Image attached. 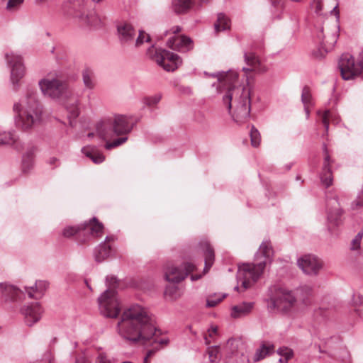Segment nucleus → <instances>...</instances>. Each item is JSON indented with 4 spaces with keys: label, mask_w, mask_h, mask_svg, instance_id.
Returning a JSON list of instances; mask_svg holds the SVG:
<instances>
[{
    "label": "nucleus",
    "mask_w": 363,
    "mask_h": 363,
    "mask_svg": "<svg viewBox=\"0 0 363 363\" xmlns=\"http://www.w3.org/2000/svg\"><path fill=\"white\" fill-rule=\"evenodd\" d=\"M355 237H357V238H359V240H362V237H363V230H361L360 232H359Z\"/></svg>",
    "instance_id": "57"
},
{
    "label": "nucleus",
    "mask_w": 363,
    "mask_h": 363,
    "mask_svg": "<svg viewBox=\"0 0 363 363\" xmlns=\"http://www.w3.org/2000/svg\"><path fill=\"white\" fill-rule=\"evenodd\" d=\"M245 61L250 67H243L245 72L252 71L259 62L257 55L254 52H245L244 55Z\"/></svg>",
    "instance_id": "35"
},
{
    "label": "nucleus",
    "mask_w": 363,
    "mask_h": 363,
    "mask_svg": "<svg viewBox=\"0 0 363 363\" xmlns=\"http://www.w3.org/2000/svg\"><path fill=\"white\" fill-rule=\"evenodd\" d=\"M127 140L128 137L125 136L118 138L113 140V142H107L105 145V148L106 150H111L112 148L116 147L123 144Z\"/></svg>",
    "instance_id": "44"
},
{
    "label": "nucleus",
    "mask_w": 363,
    "mask_h": 363,
    "mask_svg": "<svg viewBox=\"0 0 363 363\" xmlns=\"http://www.w3.org/2000/svg\"><path fill=\"white\" fill-rule=\"evenodd\" d=\"M211 362H217L220 359V349L218 346L209 347L207 350Z\"/></svg>",
    "instance_id": "38"
},
{
    "label": "nucleus",
    "mask_w": 363,
    "mask_h": 363,
    "mask_svg": "<svg viewBox=\"0 0 363 363\" xmlns=\"http://www.w3.org/2000/svg\"><path fill=\"white\" fill-rule=\"evenodd\" d=\"M204 74L218 79L217 89L222 86L227 89L223 96V103L230 113L231 108L234 107V112L232 114L233 120L239 124L247 122L250 116V91L244 87L235 85L238 77L237 72L229 71L208 74L205 72Z\"/></svg>",
    "instance_id": "1"
},
{
    "label": "nucleus",
    "mask_w": 363,
    "mask_h": 363,
    "mask_svg": "<svg viewBox=\"0 0 363 363\" xmlns=\"http://www.w3.org/2000/svg\"><path fill=\"white\" fill-rule=\"evenodd\" d=\"M82 152L90 158L95 164H100L105 160L104 155L99 152L96 147L86 146L82 149Z\"/></svg>",
    "instance_id": "28"
},
{
    "label": "nucleus",
    "mask_w": 363,
    "mask_h": 363,
    "mask_svg": "<svg viewBox=\"0 0 363 363\" xmlns=\"http://www.w3.org/2000/svg\"><path fill=\"white\" fill-rule=\"evenodd\" d=\"M21 313L24 316L26 324L30 327L40 320L43 310L39 303L35 302L23 306Z\"/></svg>",
    "instance_id": "17"
},
{
    "label": "nucleus",
    "mask_w": 363,
    "mask_h": 363,
    "mask_svg": "<svg viewBox=\"0 0 363 363\" xmlns=\"http://www.w3.org/2000/svg\"><path fill=\"white\" fill-rule=\"evenodd\" d=\"M75 363H88L84 357H79L76 359Z\"/></svg>",
    "instance_id": "55"
},
{
    "label": "nucleus",
    "mask_w": 363,
    "mask_h": 363,
    "mask_svg": "<svg viewBox=\"0 0 363 363\" xmlns=\"http://www.w3.org/2000/svg\"><path fill=\"white\" fill-rule=\"evenodd\" d=\"M333 32H329V27L328 23H324L323 26L320 27L316 33V40L319 44L320 49L323 50L325 52L330 51L335 44L337 43L338 34L335 26Z\"/></svg>",
    "instance_id": "14"
},
{
    "label": "nucleus",
    "mask_w": 363,
    "mask_h": 363,
    "mask_svg": "<svg viewBox=\"0 0 363 363\" xmlns=\"http://www.w3.org/2000/svg\"><path fill=\"white\" fill-rule=\"evenodd\" d=\"M361 246V240L355 237L351 242V247L350 249L352 250H357L360 248Z\"/></svg>",
    "instance_id": "48"
},
{
    "label": "nucleus",
    "mask_w": 363,
    "mask_h": 363,
    "mask_svg": "<svg viewBox=\"0 0 363 363\" xmlns=\"http://www.w3.org/2000/svg\"><path fill=\"white\" fill-rule=\"evenodd\" d=\"M147 360H148V359H147L144 358V362H143V363H147Z\"/></svg>",
    "instance_id": "63"
},
{
    "label": "nucleus",
    "mask_w": 363,
    "mask_h": 363,
    "mask_svg": "<svg viewBox=\"0 0 363 363\" xmlns=\"http://www.w3.org/2000/svg\"><path fill=\"white\" fill-rule=\"evenodd\" d=\"M106 284L108 289L98 298L99 309L103 315L116 318L121 311L116 291L118 286V280L113 276H107Z\"/></svg>",
    "instance_id": "7"
},
{
    "label": "nucleus",
    "mask_w": 363,
    "mask_h": 363,
    "mask_svg": "<svg viewBox=\"0 0 363 363\" xmlns=\"http://www.w3.org/2000/svg\"><path fill=\"white\" fill-rule=\"evenodd\" d=\"M112 252V249L110 245L106 243L100 244L94 251L95 259L98 262H101L107 257H108Z\"/></svg>",
    "instance_id": "32"
},
{
    "label": "nucleus",
    "mask_w": 363,
    "mask_h": 363,
    "mask_svg": "<svg viewBox=\"0 0 363 363\" xmlns=\"http://www.w3.org/2000/svg\"><path fill=\"white\" fill-rule=\"evenodd\" d=\"M49 286L48 281L44 280L36 281L33 286L25 287V291L29 298H39L46 291Z\"/></svg>",
    "instance_id": "22"
},
{
    "label": "nucleus",
    "mask_w": 363,
    "mask_h": 363,
    "mask_svg": "<svg viewBox=\"0 0 363 363\" xmlns=\"http://www.w3.org/2000/svg\"><path fill=\"white\" fill-rule=\"evenodd\" d=\"M195 0H172V9L178 14L188 12L193 6Z\"/></svg>",
    "instance_id": "29"
},
{
    "label": "nucleus",
    "mask_w": 363,
    "mask_h": 363,
    "mask_svg": "<svg viewBox=\"0 0 363 363\" xmlns=\"http://www.w3.org/2000/svg\"><path fill=\"white\" fill-rule=\"evenodd\" d=\"M274 346L273 344L267 342L262 343L261 346L256 350L255 354L254 355V361L258 362L261 359H263L267 356L270 354L274 352Z\"/></svg>",
    "instance_id": "31"
},
{
    "label": "nucleus",
    "mask_w": 363,
    "mask_h": 363,
    "mask_svg": "<svg viewBox=\"0 0 363 363\" xmlns=\"http://www.w3.org/2000/svg\"><path fill=\"white\" fill-rule=\"evenodd\" d=\"M277 354L281 356L279 362L281 363H287L294 356V352L291 349L282 347L277 350Z\"/></svg>",
    "instance_id": "37"
},
{
    "label": "nucleus",
    "mask_w": 363,
    "mask_h": 363,
    "mask_svg": "<svg viewBox=\"0 0 363 363\" xmlns=\"http://www.w3.org/2000/svg\"><path fill=\"white\" fill-rule=\"evenodd\" d=\"M13 121L16 128L28 132L38 125L43 115V107L35 89L28 87L23 96L13 105Z\"/></svg>",
    "instance_id": "4"
},
{
    "label": "nucleus",
    "mask_w": 363,
    "mask_h": 363,
    "mask_svg": "<svg viewBox=\"0 0 363 363\" xmlns=\"http://www.w3.org/2000/svg\"><path fill=\"white\" fill-rule=\"evenodd\" d=\"M155 351L154 350H148L147 354L144 358L148 359L150 357H152L155 354Z\"/></svg>",
    "instance_id": "53"
},
{
    "label": "nucleus",
    "mask_w": 363,
    "mask_h": 363,
    "mask_svg": "<svg viewBox=\"0 0 363 363\" xmlns=\"http://www.w3.org/2000/svg\"><path fill=\"white\" fill-rule=\"evenodd\" d=\"M214 27L216 32L228 30L230 28V21L225 14L218 13Z\"/></svg>",
    "instance_id": "34"
},
{
    "label": "nucleus",
    "mask_w": 363,
    "mask_h": 363,
    "mask_svg": "<svg viewBox=\"0 0 363 363\" xmlns=\"http://www.w3.org/2000/svg\"><path fill=\"white\" fill-rule=\"evenodd\" d=\"M205 342L206 345H209L210 344V341L208 340V338L206 337H205Z\"/></svg>",
    "instance_id": "60"
},
{
    "label": "nucleus",
    "mask_w": 363,
    "mask_h": 363,
    "mask_svg": "<svg viewBox=\"0 0 363 363\" xmlns=\"http://www.w3.org/2000/svg\"><path fill=\"white\" fill-rule=\"evenodd\" d=\"M168 44L170 48L181 52H186L194 48V43L192 40L186 35H180L172 39H169Z\"/></svg>",
    "instance_id": "18"
},
{
    "label": "nucleus",
    "mask_w": 363,
    "mask_h": 363,
    "mask_svg": "<svg viewBox=\"0 0 363 363\" xmlns=\"http://www.w3.org/2000/svg\"><path fill=\"white\" fill-rule=\"evenodd\" d=\"M48 164L51 166L52 165L58 166L60 164L59 160L57 157H52L49 159Z\"/></svg>",
    "instance_id": "50"
},
{
    "label": "nucleus",
    "mask_w": 363,
    "mask_h": 363,
    "mask_svg": "<svg viewBox=\"0 0 363 363\" xmlns=\"http://www.w3.org/2000/svg\"><path fill=\"white\" fill-rule=\"evenodd\" d=\"M138 121L133 116L117 115L113 120L106 119L99 122L96 125V132L101 138L108 140L115 135L128 134Z\"/></svg>",
    "instance_id": "6"
},
{
    "label": "nucleus",
    "mask_w": 363,
    "mask_h": 363,
    "mask_svg": "<svg viewBox=\"0 0 363 363\" xmlns=\"http://www.w3.org/2000/svg\"><path fill=\"white\" fill-rule=\"evenodd\" d=\"M95 363H113V362L105 353H100L98 355Z\"/></svg>",
    "instance_id": "47"
},
{
    "label": "nucleus",
    "mask_w": 363,
    "mask_h": 363,
    "mask_svg": "<svg viewBox=\"0 0 363 363\" xmlns=\"http://www.w3.org/2000/svg\"><path fill=\"white\" fill-rule=\"evenodd\" d=\"M225 297V294H223V295L215 294L213 296H210L206 300V306L210 307V308L215 307Z\"/></svg>",
    "instance_id": "41"
},
{
    "label": "nucleus",
    "mask_w": 363,
    "mask_h": 363,
    "mask_svg": "<svg viewBox=\"0 0 363 363\" xmlns=\"http://www.w3.org/2000/svg\"><path fill=\"white\" fill-rule=\"evenodd\" d=\"M24 0H9L6 4V9L9 11L16 10Z\"/></svg>",
    "instance_id": "46"
},
{
    "label": "nucleus",
    "mask_w": 363,
    "mask_h": 363,
    "mask_svg": "<svg viewBox=\"0 0 363 363\" xmlns=\"http://www.w3.org/2000/svg\"><path fill=\"white\" fill-rule=\"evenodd\" d=\"M161 99H162V95L160 94H156L150 96L145 97L143 99V101L144 104L147 106H153L156 105L157 104H158L160 102V101L161 100Z\"/></svg>",
    "instance_id": "40"
},
{
    "label": "nucleus",
    "mask_w": 363,
    "mask_h": 363,
    "mask_svg": "<svg viewBox=\"0 0 363 363\" xmlns=\"http://www.w3.org/2000/svg\"><path fill=\"white\" fill-rule=\"evenodd\" d=\"M254 302H242L234 306L231 309V316L234 318L244 317L252 311L254 308Z\"/></svg>",
    "instance_id": "23"
},
{
    "label": "nucleus",
    "mask_w": 363,
    "mask_h": 363,
    "mask_svg": "<svg viewBox=\"0 0 363 363\" xmlns=\"http://www.w3.org/2000/svg\"><path fill=\"white\" fill-rule=\"evenodd\" d=\"M250 135L251 140V145L255 147H257L260 145L261 142V135L259 130L256 129L254 126H252Z\"/></svg>",
    "instance_id": "39"
},
{
    "label": "nucleus",
    "mask_w": 363,
    "mask_h": 363,
    "mask_svg": "<svg viewBox=\"0 0 363 363\" xmlns=\"http://www.w3.org/2000/svg\"><path fill=\"white\" fill-rule=\"evenodd\" d=\"M182 30L181 27L179 26H173L171 29H170V31L172 33H178L179 32H180Z\"/></svg>",
    "instance_id": "52"
},
{
    "label": "nucleus",
    "mask_w": 363,
    "mask_h": 363,
    "mask_svg": "<svg viewBox=\"0 0 363 363\" xmlns=\"http://www.w3.org/2000/svg\"><path fill=\"white\" fill-rule=\"evenodd\" d=\"M335 0H313L311 6L314 9L315 12L318 15H322L325 12L330 11L337 17L339 16V11L337 9L338 4L335 3L332 9L328 11L330 8H326L328 4H333Z\"/></svg>",
    "instance_id": "19"
},
{
    "label": "nucleus",
    "mask_w": 363,
    "mask_h": 363,
    "mask_svg": "<svg viewBox=\"0 0 363 363\" xmlns=\"http://www.w3.org/2000/svg\"><path fill=\"white\" fill-rule=\"evenodd\" d=\"M303 105H304V110H305V112H306V118H308L309 117V115H310L309 107L311 105H306V104H303Z\"/></svg>",
    "instance_id": "54"
},
{
    "label": "nucleus",
    "mask_w": 363,
    "mask_h": 363,
    "mask_svg": "<svg viewBox=\"0 0 363 363\" xmlns=\"http://www.w3.org/2000/svg\"><path fill=\"white\" fill-rule=\"evenodd\" d=\"M201 277V275H191V279L192 281H195V280L199 279Z\"/></svg>",
    "instance_id": "56"
},
{
    "label": "nucleus",
    "mask_w": 363,
    "mask_h": 363,
    "mask_svg": "<svg viewBox=\"0 0 363 363\" xmlns=\"http://www.w3.org/2000/svg\"><path fill=\"white\" fill-rule=\"evenodd\" d=\"M318 114L320 116L321 122L324 125L325 129V134H328L330 121L335 124H338L340 122L339 116H337L335 113L331 112L330 111H325L323 113L318 111Z\"/></svg>",
    "instance_id": "30"
},
{
    "label": "nucleus",
    "mask_w": 363,
    "mask_h": 363,
    "mask_svg": "<svg viewBox=\"0 0 363 363\" xmlns=\"http://www.w3.org/2000/svg\"><path fill=\"white\" fill-rule=\"evenodd\" d=\"M0 288L4 290V296L12 301L20 300L23 295V292L14 286L0 284Z\"/></svg>",
    "instance_id": "26"
},
{
    "label": "nucleus",
    "mask_w": 363,
    "mask_h": 363,
    "mask_svg": "<svg viewBox=\"0 0 363 363\" xmlns=\"http://www.w3.org/2000/svg\"><path fill=\"white\" fill-rule=\"evenodd\" d=\"M164 295L172 299H176L179 296V288L176 286H167L164 291Z\"/></svg>",
    "instance_id": "42"
},
{
    "label": "nucleus",
    "mask_w": 363,
    "mask_h": 363,
    "mask_svg": "<svg viewBox=\"0 0 363 363\" xmlns=\"http://www.w3.org/2000/svg\"><path fill=\"white\" fill-rule=\"evenodd\" d=\"M118 330L121 337L134 342L156 336V328L150 316L138 305L132 306L123 312L118 323Z\"/></svg>",
    "instance_id": "2"
},
{
    "label": "nucleus",
    "mask_w": 363,
    "mask_h": 363,
    "mask_svg": "<svg viewBox=\"0 0 363 363\" xmlns=\"http://www.w3.org/2000/svg\"><path fill=\"white\" fill-rule=\"evenodd\" d=\"M273 255L271 242L264 240L255 255V262L245 263L238 267L237 279L244 289L249 288L260 278L266 266L272 262Z\"/></svg>",
    "instance_id": "5"
},
{
    "label": "nucleus",
    "mask_w": 363,
    "mask_h": 363,
    "mask_svg": "<svg viewBox=\"0 0 363 363\" xmlns=\"http://www.w3.org/2000/svg\"><path fill=\"white\" fill-rule=\"evenodd\" d=\"M195 266L190 262H184L179 266L171 264L164 269L165 279L172 283H179L194 270Z\"/></svg>",
    "instance_id": "12"
},
{
    "label": "nucleus",
    "mask_w": 363,
    "mask_h": 363,
    "mask_svg": "<svg viewBox=\"0 0 363 363\" xmlns=\"http://www.w3.org/2000/svg\"><path fill=\"white\" fill-rule=\"evenodd\" d=\"M338 66L343 79L350 80L357 75H360L363 79V51L359 53L357 64L350 54H342Z\"/></svg>",
    "instance_id": "10"
},
{
    "label": "nucleus",
    "mask_w": 363,
    "mask_h": 363,
    "mask_svg": "<svg viewBox=\"0 0 363 363\" xmlns=\"http://www.w3.org/2000/svg\"><path fill=\"white\" fill-rule=\"evenodd\" d=\"M69 9L66 11L68 15L77 18L80 22L86 25H92L91 16L88 13V9L84 0H74L65 4Z\"/></svg>",
    "instance_id": "13"
},
{
    "label": "nucleus",
    "mask_w": 363,
    "mask_h": 363,
    "mask_svg": "<svg viewBox=\"0 0 363 363\" xmlns=\"http://www.w3.org/2000/svg\"><path fill=\"white\" fill-rule=\"evenodd\" d=\"M301 101L303 104L312 105V97L308 87H303L301 94Z\"/></svg>",
    "instance_id": "43"
},
{
    "label": "nucleus",
    "mask_w": 363,
    "mask_h": 363,
    "mask_svg": "<svg viewBox=\"0 0 363 363\" xmlns=\"http://www.w3.org/2000/svg\"><path fill=\"white\" fill-rule=\"evenodd\" d=\"M118 37L121 43H126L132 41L136 35V30L132 25L128 23H123L117 28Z\"/></svg>",
    "instance_id": "20"
},
{
    "label": "nucleus",
    "mask_w": 363,
    "mask_h": 363,
    "mask_svg": "<svg viewBox=\"0 0 363 363\" xmlns=\"http://www.w3.org/2000/svg\"><path fill=\"white\" fill-rule=\"evenodd\" d=\"M105 240L109 242L110 240H113V238L110 236H106Z\"/></svg>",
    "instance_id": "58"
},
{
    "label": "nucleus",
    "mask_w": 363,
    "mask_h": 363,
    "mask_svg": "<svg viewBox=\"0 0 363 363\" xmlns=\"http://www.w3.org/2000/svg\"><path fill=\"white\" fill-rule=\"evenodd\" d=\"M328 203L330 204H337V206L335 207L333 211H328V220L330 223H333L337 225L338 224V220L341 216L342 211L339 207V203L336 198L333 199H330L328 201Z\"/></svg>",
    "instance_id": "33"
},
{
    "label": "nucleus",
    "mask_w": 363,
    "mask_h": 363,
    "mask_svg": "<svg viewBox=\"0 0 363 363\" xmlns=\"http://www.w3.org/2000/svg\"><path fill=\"white\" fill-rule=\"evenodd\" d=\"M218 328L216 326L212 325L208 330L209 333V336L212 337L213 334H216L217 333Z\"/></svg>",
    "instance_id": "51"
},
{
    "label": "nucleus",
    "mask_w": 363,
    "mask_h": 363,
    "mask_svg": "<svg viewBox=\"0 0 363 363\" xmlns=\"http://www.w3.org/2000/svg\"><path fill=\"white\" fill-rule=\"evenodd\" d=\"M11 145L18 151L23 149L22 145L18 141L14 133L4 131L0 133V145Z\"/></svg>",
    "instance_id": "25"
},
{
    "label": "nucleus",
    "mask_w": 363,
    "mask_h": 363,
    "mask_svg": "<svg viewBox=\"0 0 363 363\" xmlns=\"http://www.w3.org/2000/svg\"><path fill=\"white\" fill-rule=\"evenodd\" d=\"M94 136V133H91L88 134L89 138H92Z\"/></svg>",
    "instance_id": "62"
},
{
    "label": "nucleus",
    "mask_w": 363,
    "mask_h": 363,
    "mask_svg": "<svg viewBox=\"0 0 363 363\" xmlns=\"http://www.w3.org/2000/svg\"><path fill=\"white\" fill-rule=\"evenodd\" d=\"M35 1L38 4H41V3L46 1L47 0H35Z\"/></svg>",
    "instance_id": "59"
},
{
    "label": "nucleus",
    "mask_w": 363,
    "mask_h": 363,
    "mask_svg": "<svg viewBox=\"0 0 363 363\" xmlns=\"http://www.w3.org/2000/svg\"><path fill=\"white\" fill-rule=\"evenodd\" d=\"M42 93L53 99L62 101L70 119L79 115V95L74 92L60 74L50 73L38 82Z\"/></svg>",
    "instance_id": "3"
},
{
    "label": "nucleus",
    "mask_w": 363,
    "mask_h": 363,
    "mask_svg": "<svg viewBox=\"0 0 363 363\" xmlns=\"http://www.w3.org/2000/svg\"><path fill=\"white\" fill-rule=\"evenodd\" d=\"M154 342L161 345H167L168 343V340L165 338H158L155 337L154 339Z\"/></svg>",
    "instance_id": "49"
},
{
    "label": "nucleus",
    "mask_w": 363,
    "mask_h": 363,
    "mask_svg": "<svg viewBox=\"0 0 363 363\" xmlns=\"http://www.w3.org/2000/svg\"><path fill=\"white\" fill-rule=\"evenodd\" d=\"M34 151V147H32L23 155L22 163L24 172L28 171L33 167Z\"/></svg>",
    "instance_id": "36"
},
{
    "label": "nucleus",
    "mask_w": 363,
    "mask_h": 363,
    "mask_svg": "<svg viewBox=\"0 0 363 363\" xmlns=\"http://www.w3.org/2000/svg\"><path fill=\"white\" fill-rule=\"evenodd\" d=\"M147 55L168 72L174 71L182 62L181 57L177 54L164 49L155 48L154 45L147 50Z\"/></svg>",
    "instance_id": "9"
},
{
    "label": "nucleus",
    "mask_w": 363,
    "mask_h": 363,
    "mask_svg": "<svg viewBox=\"0 0 363 363\" xmlns=\"http://www.w3.org/2000/svg\"><path fill=\"white\" fill-rule=\"evenodd\" d=\"M6 63L10 68V82L14 91H18L21 87V79L25 75V67L21 56L13 52L5 55Z\"/></svg>",
    "instance_id": "11"
},
{
    "label": "nucleus",
    "mask_w": 363,
    "mask_h": 363,
    "mask_svg": "<svg viewBox=\"0 0 363 363\" xmlns=\"http://www.w3.org/2000/svg\"><path fill=\"white\" fill-rule=\"evenodd\" d=\"M298 266L306 274L316 275L323 267L321 260L313 255H306L297 260Z\"/></svg>",
    "instance_id": "16"
},
{
    "label": "nucleus",
    "mask_w": 363,
    "mask_h": 363,
    "mask_svg": "<svg viewBox=\"0 0 363 363\" xmlns=\"http://www.w3.org/2000/svg\"><path fill=\"white\" fill-rule=\"evenodd\" d=\"M200 246L203 251L205 257V267L203 271L206 273L213 264L215 257L214 250L207 241L200 242Z\"/></svg>",
    "instance_id": "24"
},
{
    "label": "nucleus",
    "mask_w": 363,
    "mask_h": 363,
    "mask_svg": "<svg viewBox=\"0 0 363 363\" xmlns=\"http://www.w3.org/2000/svg\"><path fill=\"white\" fill-rule=\"evenodd\" d=\"M104 225L96 218L78 226H67L63 230V235L69 238L74 235L77 236L80 242H84L91 238L101 237Z\"/></svg>",
    "instance_id": "8"
},
{
    "label": "nucleus",
    "mask_w": 363,
    "mask_h": 363,
    "mask_svg": "<svg viewBox=\"0 0 363 363\" xmlns=\"http://www.w3.org/2000/svg\"><path fill=\"white\" fill-rule=\"evenodd\" d=\"M327 151V147L325 145H324L325 158L323 171L320 174V179L325 187H329L333 184V177L330 167V158Z\"/></svg>",
    "instance_id": "21"
},
{
    "label": "nucleus",
    "mask_w": 363,
    "mask_h": 363,
    "mask_svg": "<svg viewBox=\"0 0 363 363\" xmlns=\"http://www.w3.org/2000/svg\"><path fill=\"white\" fill-rule=\"evenodd\" d=\"M122 363H133V362L127 361V362H123Z\"/></svg>",
    "instance_id": "64"
},
{
    "label": "nucleus",
    "mask_w": 363,
    "mask_h": 363,
    "mask_svg": "<svg viewBox=\"0 0 363 363\" xmlns=\"http://www.w3.org/2000/svg\"><path fill=\"white\" fill-rule=\"evenodd\" d=\"M359 298H360V300H359L360 303H361V304H363V296H361V297H359Z\"/></svg>",
    "instance_id": "61"
},
{
    "label": "nucleus",
    "mask_w": 363,
    "mask_h": 363,
    "mask_svg": "<svg viewBox=\"0 0 363 363\" xmlns=\"http://www.w3.org/2000/svg\"><path fill=\"white\" fill-rule=\"evenodd\" d=\"M82 77L84 86L87 89H94L96 86L95 74L89 67H85L82 71Z\"/></svg>",
    "instance_id": "27"
},
{
    "label": "nucleus",
    "mask_w": 363,
    "mask_h": 363,
    "mask_svg": "<svg viewBox=\"0 0 363 363\" xmlns=\"http://www.w3.org/2000/svg\"><path fill=\"white\" fill-rule=\"evenodd\" d=\"M272 301L274 308L287 312L294 307L296 298L292 291L280 289Z\"/></svg>",
    "instance_id": "15"
},
{
    "label": "nucleus",
    "mask_w": 363,
    "mask_h": 363,
    "mask_svg": "<svg viewBox=\"0 0 363 363\" xmlns=\"http://www.w3.org/2000/svg\"><path fill=\"white\" fill-rule=\"evenodd\" d=\"M150 40V36L146 33L145 31L140 30L138 37L136 39L135 45L139 46L142 45L144 42H149Z\"/></svg>",
    "instance_id": "45"
}]
</instances>
